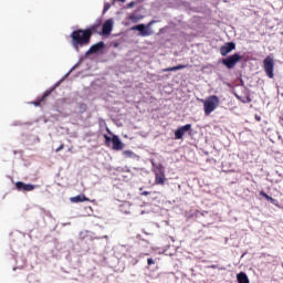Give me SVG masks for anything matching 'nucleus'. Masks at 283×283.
Masks as SVG:
<instances>
[{
	"instance_id": "nucleus-1",
	"label": "nucleus",
	"mask_w": 283,
	"mask_h": 283,
	"mask_svg": "<svg viewBox=\"0 0 283 283\" xmlns=\"http://www.w3.org/2000/svg\"><path fill=\"white\" fill-rule=\"evenodd\" d=\"M71 43L75 50L78 48H83L84 45H90V41H92V33L90 31L78 29L71 33Z\"/></svg>"
},
{
	"instance_id": "nucleus-2",
	"label": "nucleus",
	"mask_w": 283,
	"mask_h": 283,
	"mask_svg": "<svg viewBox=\"0 0 283 283\" xmlns=\"http://www.w3.org/2000/svg\"><path fill=\"white\" fill-rule=\"evenodd\" d=\"M219 105H220V98H218L217 95L209 96L203 102V109H205L206 116H209V114H211L212 112H216Z\"/></svg>"
},
{
	"instance_id": "nucleus-3",
	"label": "nucleus",
	"mask_w": 283,
	"mask_h": 283,
	"mask_svg": "<svg viewBox=\"0 0 283 283\" xmlns=\"http://www.w3.org/2000/svg\"><path fill=\"white\" fill-rule=\"evenodd\" d=\"M106 147H112L114 151H120L125 149V144L118 138V135H113L109 137L108 135H104ZM113 145V146H112Z\"/></svg>"
},
{
	"instance_id": "nucleus-4",
	"label": "nucleus",
	"mask_w": 283,
	"mask_h": 283,
	"mask_svg": "<svg viewBox=\"0 0 283 283\" xmlns=\"http://www.w3.org/2000/svg\"><path fill=\"white\" fill-rule=\"evenodd\" d=\"M263 70L269 78H275V73H273V70H275V60L273 55H268L263 60Z\"/></svg>"
},
{
	"instance_id": "nucleus-5",
	"label": "nucleus",
	"mask_w": 283,
	"mask_h": 283,
	"mask_svg": "<svg viewBox=\"0 0 283 283\" xmlns=\"http://www.w3.org/2000/svg\"><path fill=\"white\" fill-rule=\"evenodd\" d=\"M240 61H242V55H240L239 53H234V54L223 59L221 61V63L228 70H233V67H235L238 65V63H240Z\"/></svg>"
},
{
	"instance_id": "nucleus-6",
	"label": "nucleus",
	"mask_w": 283,
	"mask_h": 283,
	"mask_svg": "<svg viewBox=\"0 0 283 283\" xmlns=\"http://www.w3.org/2000/svg\"><path fill=\"white\" fill-rule=\"evenodd\" d=\"M156 23L155 20H151L147 25L145 24H137L132 28V30H136L139 32V36H151L154 34V31L151 30V25Z\"/></svg>"
},
{
	"instance_id": "nucleus-7",
	"label": "nucleus",
	"mask_w": 283,
	"mask_h": 283,
	"mask_svg": "<svg viewBox=\"0 0 283 283\" xmlns=\"http://www.w3.org/2000/svg\"><path fill=\"white\" fill-rule=\"evenodd\" d=\"M186 132H191V124H186L185 126H180L175 132V139L176 140H182V136H185Z\"/></svg>"
},
{
	"instance_id": "nucleus-8",
	"label": "nucleus",
	"mask_w": 283,
	"mask_h": 283,
	"mask_svg": "<svg viewBox=\"0 0 283 283\" xmlns=\"http://www.w3.org/2000/svg\"><path fill=\"white\" fill-rule=\"evenodd\" d=\"M15 189L18 191H34V189H36V186L32 184H25L23 181H18L15 182Z\"/></svg>"
},
{
	"instance_id": "nucleus-9",
	"label": "nucleus",
	"mask_w": 283,
	"mask_h": 283,
	"mask_svg": "<svg viewBox=\"0 0 283 283\" xmlns=\"http://www.w3.org/2000/svg\"><path fill=\"white\" fill-rule=\"evenodd\" d=\"M235 50V42H228L220 48L221 56H227V54H231Z\"/></svg>"
},
{
	"instance_id": "nucleus-10",
	"label": "nucleus",
	"mask_w": 283,
	"mask_h": 283,
	"mask_svg": "<svg viewBox=\"0 0 283 283\" xmlns=\"http://www.w3.org/2000/svg\"><path fill=\"white\" fill-rule=\"evenodd\" d=\"M112 30H114V21L106 20L102 27L103 34H112Z\"/></svg>"
},
{
	"instance_id": "nucleus-11",
	"label": "nucleus",
	"mask_w": 283,
	"mask_h": 283,
	"mask_svg": "<svg viewBox=\"0 0 283 283\" xmlns=\"http://www.w3.org/2000/svg\"><path fill=\"white\" fill-rule=\"evenodd\" d=\"M103 48H105V42H97L87 50L86 54H96L97 52H101Z\"/></svg>"
},
{
	"instance_id": "nucleus-12",
	"label": "nucleus",
	"mask_w": 283,
	"mask_h": 283,
	"mask_svg": "<svg viewBox=\"0 0 283 283\" xmlns=\"http://www.w3.org/2000/svg\"><path fill=\"white\" fill-rule=\"evenodd\" d=\"M52 94V91H45L44 94L41 97H38L34 102H32V105L35 107H41L42 103H45V98Z\"/></svg>"
},
{
	"instance_id": "nucleus-13",
	"label": "nucleus",
	"mask_w": 283,
	"mask_h": 283,
	"mask_svg": "<svg viewBox=\"0 0 283 283\" xmlns=\"http://www.w3.org/2000/svg\"><path fill=\"white\" fill-rule=\"evenodd\" d=\"M71 202L78 203V202H90V198L85 197V195H77L75 197L70 198Z\"/></svg>"
},
{
	"instance_id": "nucleus-14",
	"label": "nucleus",
	"mask_w": 283,
	"mask_h": 283,
	"mask_svg": "<svg viewBox=\"0 0 283 283\" xmlns=\"http://www.w3.org/2000/svg\"><path fill=\"white\" fill-rule=\"evenodd\" d=\"M237 282L238 283H251L249 281V276L247 275L245 272H240L239 274H237Z\"/></svg>"
},
{
	"instance_id": "nucleus-15",
	"label": "nucleus",
	"mask_w": 283,
	"mask_h": 283,
	"mask_svg": "<svg viewBox=\"0 0 283 283\" xmlns=\"http://www.w3.org/2000/svg\"><path fill=\"white\" fill-rule=\"evenodd\" d=\"M187 67H188V65L178 64L177 66H171V67L164 69L163 72H178V70H185Z\"/></svg>"
},
{
	"instance_id": "nucleus-16",
	"label": "nucleus",
	"mask_w": 283,
	"mask_h": 283,
	"mask_svg": "<svg viewBox=\"0 0 283 283\" xmlns=\"http://www.w3.org/2000/svg\"><path fill=\"white\" fill-rule=\"evenodd\" d=\"M101 28V23L92 24L88 29H85L86 32H91V36L96 34Z\"/></svg>"
},
{
	"instance_id": "nucleus-17",
	"label": "nucleus",
	"mask_w": 283,
	"mask_h": 283,
	"mask_svg": "<svg viewBox=\"0 0 283 283\" xmlns=\"http://www.w3.org/2000/svg\"><path fill=\"white\" fill-rule=\"evenodd\" d=\"M260 196H262V198H265V200H268L272 205H275V202H277V200L273 199V197L269 196L266 192H264V190L260 191Z\"/></svg>"
},
{
	"instance_id": "nucleus-18",
	"label": "nucleus",
	"mask_w": 283,
	"mask_h": 283,
	"mask_svg": "<svg viewBox=\"0 0 283 283\" xmlns=\"http://www.w3.org/2000/svg\"><path fill=\"white\" fill-rule=\"evenodd\" d=\"M155 184L156 185H165V175L156 174Z\"/></svg>"
},
{
	"instance_id": "nucleus-19",
	"label": "nucleus",
	"mask_w": 283,
	"mask_h": 283,
	"mask_svg": "<svg viewBox=\"0 0 283 283\" xmlns=\"http://www.w3.org/2000/svg\"><path fill=\"white\" fill-rule=\"evenodd\" d=\"M63 149H65V145L61 144L60 147L55 149V151L59 154V151H63Z\"/></svg>"
},
{
	"instance_id": "nucleus-20",
	"label": "nucleus",
	"mask_w": 283,
	"mask_h": 283,
	"mask_svg": "<svg viewBox=\"0 0 283 283\" xmlns=\"http://www.w3.org/2000/svg\"><path fill=\"white\" fill-rule=\"evenodd\" d=\"M129 19L130 21H133V23H136V21H138V17L136 15H130Z\"/></svg>"
},
{
	"instance_id": "nucleus-21",
	"label": "nucleus",
	"mask_w": 283,
	"mask_h": 283,
	"mask_svg": "<svg viewBox=\"0 0 283 283\" xmlns=\"http://www.w3.org/2000/svg\"><path fill=\"white\" fill-rule=\"evenodd\" d=\"M148 266H151V264H155L154 259H147Z\"/></svg>"
},
{
	"instance_id": "nucleus-22",
	"label": "nucleus",
	"mask_w": 283,
	"mask_h": 283,
	"mask_svg": "<svg viewBox=\"0 0 283 283\" xmlns=\"http://www.w3.org/2000/svg\"><path fill=\"white\" fill-rule=\"evenodd\" d=\"M109 8H111L109 3H105L104 4V12H107V10H109Z\"/></svg>"
},
{
	"instance_id": "nucleus-23",
	"label": "nucleus",
	"mask_w": 283,
	"mask_h": 283,
	"mask_svg": "<svg viewBox=\"0 0 283 283\" xmlns=\"http://www.w3.org/2000/svg\"><path fill=\"white\" fill-rule=\"evenodd\" d=\"M149 191H144V192H142V196H149Z\"/></svg>"
},
{
	"instance_id": "nucleus-24",
	"label": "nucleus",
	"mask_w": 283,
	"mask_h": 283,
	"mask_svg": "<svg viewBox=\"0 0 283 283\" xmlns=\"http://www.w3.org/2000/svg\"><path fill=\"white\" fill-rule=\"evenodd\" d=\"M128 8H134V2L128 3Z\"/></svg>"
},
{
	"instance_id": "nucleus-25",
	"label": "nucleus",
	"mask_w": 283,
	"mask_h": 283,
	"mask_svg": "<svg viewBox=\"0 0 283 283\" xmlns=\"http://www.w3.org/2000/svg\"><path fill=\"white\" fill-rule=\"evenodd\" d=\"M200 213V210L195 211V216H198Z\"/></svg>"
},
{
	"instance_id": "nucleus-26",
	"label": "nucleus",
	"mask_w": 283,
	"mask_h": 283,
	"mask_svg": "<svg viewBox=\"0 0 283 283\" xmlns=\"http://www.w3.org/2000/svg\"><path fill=\"white\" fill-rule=\"evenodd\" d=\"M211 269H217V266L216 265H211Z\"/></svg>"
}]
</instances>
